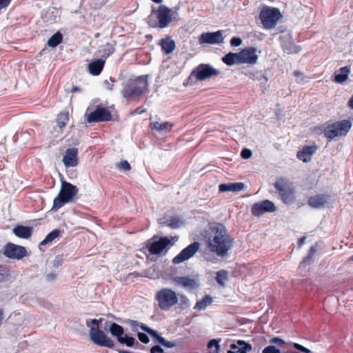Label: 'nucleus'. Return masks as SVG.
<instances>
[{"mask_svg": "<svg viewBox=\"0 0 353 353\" xmlns=\"http://www.w3.org/2000/svg\"><path fill=\"white\" fill-rule=\"evenodd\" d=\"M148 333L138 332L137 336L139 340L144 344H147L150 342L149 336L147 334Z\"/></svg>", "mask_w": 353, "mask_h": 353, "instance_id": "nucleus-46", "label": "nucleus"}, {"mask_svg": "<svg viewBox=\"0 0 353 353\" xmlns=\"http://www.w3.org/2000/svg\"><path fill=\"white\" fill-rule=\"evenodd\" d=\"M150 353H165V352L160 345H155L150 348Z\"/></svg>", "mask_w": 353, "mask_h": 353, "instance_id": "nucleus-54", "label": "nucleus"}, {"mask_svg": "<svg viewBox=\"0 0 353 353\" xmlns=\"http://www.w3.org/2000/svg\"><path fill=\"white\" fill-rule=\"evenodd\" d=\"M224 38L221 30L212 32H205L199 37L200 43L219 44L223 42Z\"/></svg>", "mask_w": 353, "mask_h": 353, "instance_id": "nucleus-16", "label": "nucleus"}, {"mask_svg": "<svg viewBox=\"0 0 353 353\" xmlns=\"http://www.w3.org/2000/svg\"><path fill=\"white\" fill-rule=\"evenodd\" d=\"M306 238L305 236L301 237L298 241V245L299 247L303 246L305 243Z\"/></svg>", "mask_w": 353, "mask_h": 353, "instance_id": "nucleus-61", "label": "nucleus"}, {"mask_svg": "<svg viewBox=\"0 0 353 353\" xmlns=\"http://www.w3.org/2000/svg\"><path fill=\"white\" fill-rule=\"evenodd\" d=\"M241 51L239 52H228L222 57V61L228 66L241 64Z\"/></svg>", "mask_w": 353, "mask_h": 353, "instance_id": "nucleus-26", "label": "nucleus"}, {"mask_svg": "<svg viewBox=\"0 0 353 353\" xmlns=\"http://www.w3.org/2000/svg\"><path fill=\"white\" fill-rule=\"evenodd\" d=\"M63 163L66 168L77 166L79 163L78 149L76 148H68L63 155Z\"/></svg>", "mask_w": 353, "mask_h": 353, "instance_id": "nucleus-17", "label": "nucleus"}, {"mask_svg": "<svg viewBox=\"0 0 353 353\" xmlns=\"http://www.w3.org/2000/svg\"><path fill=\"white\" fill-rule=\"evenodd\" d=\"M173 124L170 122L165 121L159 123L158 121L151 123L150 127L152 130H155L159 132H168L171 131Z\"/></svg>", "mask_w": 353, "mask_h": 353, "instance_id": "nucleus-30", "label": "nucleus"}, {"mask_svg": "<svg viewBox=\"0 0 353 353\" xmlns=\"http://www.w3.org/2000/svg\"><path fill=\"white\" fill-rule=\"evenodd\" d=\"M256 79H257L259 81H261V83H265L268 81V78L261 73L256 74Z\"/></svg>", "mask_w": 353, "mask_h": 353, "instance_id": "nucleus-56", "label": "nucleus"}, {"mask_svg": "<svg viewBox=\"0 0 353 353\" xmlns=\"http://www.w3.org/2000/svg\"><path fill=\"white\" fill-rule=\"evenodd\" d=\"M78 192L77 186L70 183L63 181L60 194L65 197L69 202L71 201Z\"/></svg>", "mask_w": 353, "mask_h": 353, "instance_id": "nucleus-20", "label": "nucleus"}, {"mask_svg": "<svg viewBox=\"0 0 353 353\" xmlns=\"http://www.w3.org/2000/svg\"><path fill=\"white\" fill-rule=\"evenodd\" d=\"M252 154V151L248 148H243L241 152V157L244 159H248L250 158Z\"/></svg>", "mask_w": 353, "mask_h": 353, "instance_id": "nucleus-50", "label": "nucleus"}, {"mask_svg": "<svg viewBox=\"0 0 353 353\" xmlns=\"http://www.w3.org/2000/svg\"><path fill=\"white\" fill-rule=\"evenodd\" d=\"M330 196L327 194H317L308 199L307 204L313 208H321L327 203Z\"/></svg>", "mask_w": 353, "mask_h": 353, "instance_id": "nucleus-22", "label": "nucleus"}, {"mask_svg": "<svg viewBox=\"0 0 353 353\" xmlns=\"http://www.w3.org/2000/svg\"><path fill=\"white\" fill-rule=\"evenodd\" d=\"M148 88V76L142 75L124 81L121 92L123 98L128 100H135L139 99Z\"/></svg>", "mask_w": 353, "mask_h": 353, "instance_id": "nucleus-2", "label": "nucleus"}, {"mask_svg": "<svg viewBox=\"0 0 353 353\" xmlns=\"http://www.w3.org/2000/svg\"><path fill=\"white\" fill-rule=\"evenodd\" d=\"M352 127L350 121L344 119L327 124L323 130L326 138L332 140L336 137L345 136Z\"/></svg>", "mask_w": 353, "mask_h": 353, "instance_id": "nucleus-7", "label": "nucleus"}, {"mask_svg": "<svg viewBox=\"0 0 353 353\" xmlns=\"http://www.w3.org/2000/svg\"><path fill=\"white\" fill-rule=\"evenodd\" d=\"M63 41V34L59 32L54 33L48 41V46L55 48Z\"/></svg>", "mask_w": 353, "mask_h": 353, "instance_id": "nucleus-35", "label": "nucleus"}, {"mask_svg": "<svg viewBox=\"0 0 353 353\" xmlns=\"http://www.w3.org/2000/svg\"><path fill=\"white\" fill-rule=\"evenodd\" d=\"M104 84L105 85L106 89L110 90H112L114 85L111 84L108 80H105L104 81Z\"/></svg>", "mask_w": 353, "mask_h": 353, "instance_id": "nucleus-60", "label": "nucleus"}, {"mask_svg": "<svg viewBox=\"0 0 353 353\" xmlns=\"http://www.w3.org/2000/svg\"><path fill=\"white\" fill-rule=\"evenodd\" d=\"M233 243L234 239L228 234L223 224L218 223L210 228L207 247L210 252L219 256H226Z\"/></svg>", "mask_w": 353, "mask_h": 353, "instance_id": "nucleus-1", "label": "nucleus"}, {"mask_svg": "<svg viewBox=\"0 0 353 353\" xmlns=\"http://www.w3.org/2000/svg\"><path fill=\"white\" fill-rule=\"evenodd\" d=\"M163 346L171 348L175 346V343L173 341H166Z\"/></svg>", "mask_w": 353, "mask_h": 353, "instance_id": "nucleus-59", "label": "nucleus"}, {"mask_svg": "<svg viewBox=\"0 0 353 353\" xmlns=\"http://www.w3.org/2000/svg\"><path fill=\"white\" fill-rule=\"evenodd\" d=\"M280 41L283 50L288 54H296L301 50V48L295 45L290 35L280 37Z\"/></svg>", "mask_w": 353, "mask_h": 353, "instance_id": "nucleus-19", "label": "nucleus"}, {"mask_svg": "<svg viewBox=\"0 0 353 353\" xmlns=\"http://www.w3.org/2000/svg\"><path fill=\"white\" fill-rule=\"evenodd\" d=\"M348 105L353 109V96L349 99Z\"/></svg>", "mask_w": 353, "mask_h": 353, "instance_id": "nucleus-63", "label": "nucleus"}, {"mask_svg": "<svg viewBox=\"0 0 353 353\" xmlns=\"http://www.w3.org/2000/svg\"><path fill=\"white\" fill-rule=\"evenodd\" d=\"M62 264V260L59 256H56L54 260L53 261V267L58 268Z\"/></svg>", "mask_w": 353, "mask_h": 353, "instance_id": "nucleus-58", "label": "nucleus"}, {"mask_svg": "<svg viewBox=\"0 0 353 353\" xmlns=\"http://www.w3.org/2000/svg\"><path fill=\"white\" fill-rule=\"evenodd\" d=\"M245 185L242 182L221 183L219 185L220 192H238L245 189Z\"/></svg>", "mask_w": 353, "mask_h": 353, "instance_id": "nucleus-24", "label": "nucleus"}, {"mask_svg": "<svg viewBox=\"0 0 353 353\" xmlns=\"http://www.w3.org/2000/svg\"><path fill=\"white\" fill-rule=\"evenodd\" d=\"M276 210L275 204L268 199L254 203L251 206V213L256 217H260L265 213H271Z\"/></svg>", "mask_w": 353, "mask_h": 353, "instance_id": "nucleus-13", "label": "nucleus"}, {"mask_svg": "<svg viewBox=\"0 0 353 353\" xmlns=\"http://www.w3.org/2000/svg\"><path fill=\"white\" fill-rule=\"evenodd\" d=\"M125 323H128L131 327V330L133 332L138 333L139 329L141 328L143 330V327H148L145 324H143L138 321L128 319L125 321Z\"/></svg>", "mask_w": 353, "mask_h": 353, "instance_id": "nucleus-40", "label": "nucleus"}, {"mask_svg": "<svg viewBox=\"0 0 353 353\" xmlns=\"http://www.w3.org/2000/svg\"><path fill=\"white\" fill-rule=\"evenodd\" d=\"M292 346L296 350H298V351H299L301 352H303V353H312V352L310 349L303 346L301 344H299V343H292Z\"/></svg>", "mask_w": 353, "mask_h": 353, "instance_id": "nucleus-47", "label": "nucleus"}, {"mask_svg": "<svg viewBox=\"0 0 353 353\" xmlns=\"http://www.w3.org/2000/svg\"><path fill=\"white\" fill-rule=\"evenodd\" d=\"M316 151V146L306 145L304 146L301 150L298 151L296 157L303 162H308L311 160L312 154H314Z\"/></svg>", "mask_w": 353, "mask_h": 353, "instance_id": "nucleus-25", "label": "nucleus"}, {"mask_svg": "<svg viewBox=\"0 0 353 353\" xmlns=\"http://www.w3.org/2000/svg\"><path fill=\"white\" fill-rule=\"evenodd\" d=\"M212 303V298L210 295H205L204 297L200 300L198 301L194 307V309L196 310H205L208 305H210Z\"/></svg>", "mask_w": 353, "mask_h": 353, "instance_id": "nucleus-32", "label": "nucleus"}, {"mask_svg": "<svg viewBox=\"0 0 353 353\" xmlns=\"http://www.w3.org/2000/svg\"><path fill=\"white\" fill-rule=\"evenodd\" d=\"M208 348L212 353H219L220 352V345L219 344V340L217 339H211L208 343Z\"/></svg>", "mask_w": 353, "mask_h": 353, "instance_id": "nucleus-43", "label": "nucleus"}, {"mask_svg": "<svg viewBox=\"0 0 353 353\" xmlns=\"http://www.w3.org/2000/svg\"><path fill=\"white\" fill-rule=\"evenodd\" d=\"M15 236L21 239H28L32 234V228L24 225H17L13 230Z\"/></svg>", "mask_w": 353, "mask_h": 353, "instance_id": "nucleus-28", "label": "nucleus"}, {"mask_svg": "<svg viewBox=\"0 0 353 353\" xmlns=\"http://www.w3.org/2000/svg\"><path fill=\"white\" fill-rule=\"evenodd\" d=\"M9 276L6 268L0 265V283L4 281Z\"/></svg>", "mask_w": 353, "mask_h": 353, "instance_id": "nucleus-48", "label": "nucleus"}, {"mask_svg": "<svg viewBox=\"0 0 353 353\" xmlns=\"http://www.w3.org/2000/svg\"><path fill=\"white\" fill-rule=\"evenodd\" d=\"M252 348L250 343L243 340H238L230 345V350L228 353H248Z\"/></svg>", "mask_w": 353, "mask_h": 353, "instance_id": "nucleus-23", "label": "nucleus"}, {"mask_svg": "<svg viewBox=\"0 0 353 353\" xmlns=\"http://www.w3.org/2000/svg\"><path fill=\"white\" fill-rule=\"evenodd\" d=\"M154 299L157 305L163 311H168L179 303L177 294L170 288H163L157 291Z\"/></svg>", "mask_w": 353, "mask_h": 353, "instance_id": "nucleus-5", "label": "nucleus"}, {"mask_svg": "<svg viewBox=\"0 0 353 353\" xmlns=\"http://www.w3.org/2000/svg\"><path fill=\"white\" fill-rule=\"evenodd\" d=\"M103 328L115 337L119 343L128 347H132L135 343H139L134 337L124 334V328L114 322L105 321Z\"/></svg>", "mask_w": 353, "mask_h": 353, "instance_id": "nucleus-6", "label": "nucleus"}, {"mask_svg": "<svg viewBox=\"0 0 353 353\" xmlns=\"http://www.w3.org/2000/svg\"><path fill=\"white\" fill-rule=\"evenodd\" d=\"M102 321H103L102 319H90V320H87L86 325H87V326L89 327L90 325L92 324V325H93L92 327H99V322H101Z\"/></svg>", "mask_w": 353, "mask_h": 353, "instance_id": "nucleus-51", "label": "nucleus"}, {"mask_svg": "<svg viewBox=\"0 0 353 353\" xmlns=\"http://www.w3.org/2000/svg\"><path fill=\"white\" fill-rule=\"evenodd\" d=\"M68 112H61L60 114H58L56 120L57 126H59L60 129H62L65 126L66 123L68 121Z\"/></svg>", "mask_w": 353, "mask_h": 353, "instance_id": "nucleus-41", "label": "nucleus"}, {"mask_svg": "<svg viewBox=\"0 0 353 353\" xmlns=\"http://www.w3.org/2000/svg\"><path fill=\"white\" fill-rule=\"evenodd\" d=\"M57 278L56 272H50L46 276V280L48 282H53Z\"/></svg>", "mask_w": 353, "mask_h": 353, "instance_id": "nucleus-55", "label": "nucleus"}, {"mask_svg": "<svg viewBox=\"0 0 353 353\" xmlns=\"http://www.w3.org/2000/svg\"><path fill=\"white\" fill-rule=\"evenodd\" d=\"M199 243L196 241L190 243L173 258L172 263L174 264H179L188 260L199 250Z\"/></svg>", "mask_w": 353, "mask_h": 353, "instance_id": "nucleus-15", "label": "nucleus"}, {"mask_svg": "<svg viewBox=\"0 0 353 353\" xmlns=\"http://www.w3.org/2000/svg\"><path fill=\"white\" fill-rule=\"evenodd\" d=\"M174 281L179 285L184 288L190 290L196 289L199 286V280L188 276H176Z\"/></svg>", "mask_w": 353, "mask_h": 353, "instance_id": "nucleus-21", "label": "nucleus"}, {"mask_svg": "<svg viewBox=\"0 0 353 353\" xmlns=\"http://www.w3.org/2000/svg\"><path fill=\"white\" fill-rule=\"evenodd\" d=\"M270 343L276 344L278 345H282L285 344V341L279 337H273L270 340Z\"/></svg>", "mask_w": 353, "mask_h": 353, "instance_id": "nucleus-52", "label": "nucleus"}, {"mask_svg": "<svg viewBox=\"0 0 353 353\" xmlns=\"http://www.w3.org/2000/svg\"><path fill=\"white\" fill-rule=\"evenodd\" d=\"M259 17L263 28L271 29L276 26L281 17V14L279 8L265 6L261 9Z\"/></svg>", "mask_w": 353, "mask_h": 353, "instance_id": "nucleus-8", "label": "nucleus"}, {"mask_svg": "<svg viewBox=\"0 0 353 353\" xmlns=\"http://www.w3.org/2000/svg\"><path fill=\"white\" fill-rule=\"evenodd\" d=\"M242 43V39L239 37H234L230 39V45L234 47H238Z\"/></svg>", "mask_w": 353, "mask_h": 353, "instance_id": "nucleus-49", "label": "nucleus"}, {"mask_svg": "<svg viewBox=\"0 0 353 353\" xmlns=\"http://www.w3.org/2000/svg\"><path fill=\"white\" fill-rule=\"evenodd\" d=\"M220 74L219 70L210 64L201 63L191 72L190 78L194 77L198 81H204Z\"/></svg>", "mask_w": 353, "mask_h": 353, "instance_id": "nucleus-10", "label": "nucleus"}, {"mask_svg": "<svg viewBox=\"0 0 353 353\" xmlns=\"http://www.w3.org/2000/svg\"><path fill=\"white\" fill-rule=\"evenodd\" d=\"M61 234V231L59 229H54L52 231H51L46 236V238L40 242L39 245L43 246L46 245L49 243H51L52 241H54L56 238L59 236Z\"/></svg>", "mask_w": 353, "mask_h": 353, "instance_id": "nucleus-37", "label": "nucleus"}, {"mask_svg": "<svg viewBox=\"0 0 353 353\" xmlns=\"http://www.w3.org/2000/svg\"><path fill=\"white\" fill-rule=\"evenodd\" d=\"M274 188L279 193L281 200L288 205L296 201V191L293 184L286 179H280L274 183Z\"/></svg>", "mask_w": 353, "mask_h": 353, "instance_id": "nucleus-4", "label": "nucleus"}, {"mask_svg": "<svg viewBox=\"0 0 353 353\" xmlns=\"http://www.w3.org/2000/svg\"><path fill=\"white\" fill-rule=\"evenodd\" d=\"M119 167L125 171H128L131 169V166L127 161H121Z\"/></svg>", "mask_w": 353, "mask_h": 353, "instance_id": "nucleus-53", "label": "nucleus"}, {"mask_svg": "<svg viewBox=\"0 0 353 353\" xmlns=\"http://www.w3.org/2000/svg\"><path fill=\"white\" fill-rule=\"evenodd\" d=\"M12 0H0V10L9 6Z\"/></svg>", "mask_w": 353, "mask_h": 353, "instance_id": "nucleus-57", "label": "nucleus"}, {"mask_svg": "<svg viewBox=\"0 0 353 353\" xmlns=\"http://www.w3.org/2000/svg\"><path fill=\"white\" fill-rule=\"evenodd\" d=\"M89 108L87 109L85 116L86 117L87 122L89 123L96 122L108 121L112 119L111 112L101 105H97L95 110L90 113H88Z\"/></svg>", "mask_w": 353, "mask_h": 353, "instance_id": "nucleus-12", "label": "nucleus"}, {"mask_svg": "<svg viewBox=\"0 0 353 353\" xmlns=\"http://www.w3.org/2000/svg\"><path fill=\"white\" fill-rule=\"evenodd\" d=\"M143 331L154 338L159 344L164 345L166 340L163 336H160L156 330L150 328V327L143 326Z\"/></svg>", "mask_w": 353, "mask_h": 353, "instance_id": "nucleus-34", "label": "nucleus"}, {"mask_svg": "<svg viewBox=\"0 0 353 353\" xmlns=\"http://www.w3.org/2000/svg\"><path fill=\"white\" fill-rule=\"evenodd\" d=\"M68 202L69 201L59 193V195L54 199L52 210L57 211Z\"/></svg>", "mask_w": 353, "mask_h": 353, "instance_id": "nucleus-39", "label": "nucleus"}, {"mask_svg": "<svg viewBox=\"0 0 353 353\" xmlns=\"http://www.w3.org/2000/svg\"><path fill=\"white\" fill-rule=\"evenodd\" d=\"M105 62V60L103 59H98L91 61L88 67L89 72L94 76L99 75L104 68Z\"/></svg>", "mask_w": 353, "mask_h": 353, "instance_id": "nucleus-27", "label": "nucleus"}, {"mask_svg": "<svg viewBox=\"0 0 353 353\" xmlns=\"http://www.w3.org/2000/svg\"><path fill=\"white\" fill-rule=\"evenodd\" d=\"M91 341L96 345L108 348L114 347V342L99 327H91L90 329Z\"/></svg>", "mask_w": 353, "mask_h": 353, "instance_id": "nucleus-11", "label": "nucleus"}, {"mask_svg": "<svg viewBox=\"0 0 353 353\" xmlns=\"http://www.w3.org/2000/svg\"><path fill=\"white\" fill-rule=\"evenodd\" d=\"M241 64L248 63L250 65L255 64L259 59V56L256 54V48L253 47H249L241 50Z\"/></svg>", "mask_w": 353, "mask_h": 353, "instance_id": "nucleus-18", "label": "nucleus"}, {"mask_svg": "<svg viewBox=\"0 0 353 353\" xmlns=\"http://www.w3.org/2000/svg\"><path fill=\"white\" fill-rule=\"evenodd\" d=\"M183 220L179 216L171 217L170 219L163 222V224L172 229L179 228L183 225Z\"/></svg>", "mask_w": 353, "mask_h": 353, "instance_id": "nucleus-38", "label": "nucleus"}, {"mask_svg": "<svg viewBox=\"0 0 353 353\" xmlns=\"http://www.w3.org/2000/svg\"><path fill=\"white\" fill-rule=\"evenodd\" d=\"M176 48V43L174 40L170 38L161 39V48L165 54H170L174 51Z\"/></svg>", "mask_w": 353, "mask_h": 353, "instance_id": "nucleus-31", "label": "nucleus"}, {"mask_svg": "<svg viewBox=\"0 0 353 353\" xmlns=\"http://www.w3.org/2000/svg\"><path fill=\"white\" fill-rule=\"evenodd\" d=\"M156 239L157 236H154L146 243V248L151 254H160L163 250H168L173 245V243L171 241L174 239L173 237L169 239L167 236H164L155 240Z\"/></svg>", "mask_w": 353, "mask_h": 353, "instance_id": "nucleus-9", "label": "nucleus"}, {"mask_svg": "<svg viewBox=\"0 0 353 353\" xmlns=\"http://www.w3.org/2000/svg\"><path fill=\"white\" fill-rule=\"evenodd\" d=\"M115 50L114 48V45L107 43L105 46H103V48L99 50V52L101 54V58L105 60L108 57L112 54L114 52Z\"/></svg>", "mask_w": 353, "mask_h": 353, "instance_id": "nucleus-33", "label": "nucleus"}, {"mask_svg": "<svg viewBox=\"0 0 353 353\" xmlns=\"http://www.w3.org/2000/svg\"><path fill=\"white\" fill-rule=\"evenodd\" d=\"M350 72V68L348 66L341 68L339 70L336 72L334 74L335 82L339 83H342L345 82L348 77Z\"/></svg>", "mask_w": 353, "mask_h": 353, "instance_id": "nucleus-29", "label": "nucleus"}, {"mask_svg": "<svg viewBox=\"0 0 353 353\" xmlns=\"http://www.w3.org/2000/svg\"><path fill=\"white\" fill-rule=\"evenodd\" d=\"M26 248L23 246L8 243L3 247V254L8 259L20 260L27 255Z\"/></svg>", "mask_w": 353, "mask_h": 353, "instance_id": "nucleus-14", "label": "nucleus"}, {"mask_svg": "<svg viewBox=\"0 0 353 353\" xmlns=\"http://www.w3.org/2000/svg\"><path fill=\"white\" fill-rule=\"evenodd\" d=\"M262 353H281L279 348L274 345H270L266 346L263 350Z\"/></svg>", "mask_w": 353, "mask_h": 353, "instance_id": "nucleus-45", "label": "nucleus"}, {"mask_svg": "<svg viewBox=\"0 0 353 353\" xmlns=\"http://www.w3.org/2000/svg\"><path fill=\"white\" fill-rule=\"evenodd\" d=\"M79 88L78 87H74L72 89V92H77V91H79Z\"/></svg>", "mask_w": 353, "mask_h": 353, "instance_id": "nucleus-64", "label": "nucleus"}, {"mask_svg": "<svg viewBox=\"0 0 353 353\" xmlns=\"http://www.w3.org/2000/svg\"><path fill=\"white\" fill-rule=\"evenodd\" d=\"M179 302L181 310H187L190 306L189 299L184 294L179 295Z\"/></svg>", "mask_w": 353, "mask_h": 353, "instance_id": "nucleus-42", "label": "nucleus"}, {"mask_svg": "<svg viewBox=\"0 0 353 353\" xmlns=\"http://www.w3.org/2000/svg\"><path fill=\"white\" fill-rule=\"evenodd\" d=\"M145 110L142 109L141 107H139L137 108H136V110H134V112L137 114H142L143 112H144Z\"/></svg>", "mask_w": 353, "mask_h": 353, "instance_id": "nucleus-62", "label": "nucleus"}, {"mask_svg": "<svg viewBox=\"0 0 353 353\" xmlns=\"http://www.w3.org/2000/svg\"><path fill=\"white\" fill-rule=\"evenodd\" d=\"M316 249L314 245L312 246L310 248L308 255L303 260L302 263L303 264H309L310 263V261L312 260L314 254L316 253Z\"/></svg>", "mask_w": 353, "mask_h": 353, "instance_id": "nucleus-44", "label": "nucleus"}, {"mask_svg": "<svg viewBox=\"0 0 353 353\" xmlns=\"http://www.w3.org/2000/svg\"><path fill=\"white\" fill-rule=\"evenodd\" d=\"M216 281L221 286L225 285V282L228 280V272L225 270H221L216 272Z\"/></svg>", "mask_w": 353, "mask_h": 353, "instance_id": "nucleus-36", "label": "nucleus"}, {"mask_svg": "<svg viewBox=\"0 0 353 353\" xmlns=\"http://www.w3.org/2000/svg\"><path fill=\"white\" fill-rule=\"evenodd\" d=\"M172 10L165 5H161L157 10L152 8L151 14L148 17L146 21L151 28H165L172 21Z\"/></svg>", "mask_w": 353, "mask_h": 353, "instance_id": "nucleus-3", "label": "nucleus"}]
</instances>
